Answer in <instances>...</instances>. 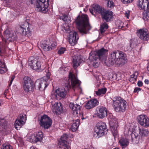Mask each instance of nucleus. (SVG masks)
I'll return each instance as SVG.
<instances>
[{"label":"nucleus","mask_w":149,"mask_h":149,"mask_svg":"<svg viewBox=\"0 0 149 149\" xmlns=\"http://www.w3.org/2000/svg\"><path fill=\"white\" fill-rule=\"evenodd\" d=\"M12 82H11V81H10V82L9 84V86H11V84H12Z\"/></svg>","instance_id":"obj_59"},{"label":"nucleus","mask_w":149,"mask_h":149,"mask_svg":"<svg viewBox=\"0 0 149 149\" xmlns=\"http://www.w3.org/2000/svg\"><path fill=\"white\" fill-rule=\"evenodd\" d=\"M104 9L100 7L99 5L97 4H94L92 6L91 8L89 9L90 12L91 14L93 15V11L97 13L101 14Z\"/></svg>","instance_id":"obj_19"},{"label":"nucleus","mask_w":149,"mask_h":149,"mask_svg":"<svg viewBox=\"0 0 149 149\" xmlns=\"http://www.w3.org/2000/svg\"><path fill=\"white\" fill-rule=\"evenodd\" d=\"M52 120L47 115H44L41 117L40 121L41 127L45 129H47L51 126L52 125Z\"/></svg>","instance_id":"obj_11"},{"label":"nucleus","mask_w":149,"mask_h":149,"mask_svg":"<svg viewBox=\"0 0 149 149\" xmlns=\"http://www.w3.org/2000/svg\"><path fill=\"white\" fill-rule=\"evenodd\" d=\"M109 124L110 127V130L113 136L115 138L117 137L118 132L117 128L118 126V121L116 117L112 116V117L109 118Z\"/></svg>","instance_id":"obj_9"},{"label":"nucleus","mask_w":149,"mask_h":149,"mask_svg":"<svg viewBox=\"0 0 149 149\" xmlns=\"http://www.w3.org/2000/svg\"><path fill=\"white\" fill-rule=\"evenodd\" d=\"M137 34L139 38L142 40L147 41L149 40V34L146 29L143 28L137 30Z\"/></svg>","instance_id":"obj_13"},{"label":"nucleus","mask_w":149,"mask_h":149,"mask_svg":"<svg viewBox=\"0 0 149 149\" xmlns=\"http://www.w3.org/2000/svg\"><path fill=\"white\" fill-rule=\"evenodd\" d=\"M139 131L140 134L142 136H146L149 133L147 129L139 127Z\"/></svg>","instance_id":"obj_32"},{"label":"nucleus","mask_w":149,"mask_h":149,"mask_svg":"<svg viewBox=\"0 0 149 149\" xmlns=\"http://www.w3.org/2000/svg\"><path fill=\"white\" fill-rule=\"evenodd\" d=\"M114 6V4L112 0H109L108 1L107 5V8H113Z\"/></svg>","instance_id":"obj_42"},{"label":"nucleus","mask_w":149,"mask_h":149,"mask_svg":"<svg viewBox=\"0 0 149 149\" xmlns=\"http://www.w3.org/2000/svg\"><path fill=\"white\" fill-rule=\"evenodd\" d=\"M108 26L106 22L102 24L100 26V34H102L105 31L108 29Z\"/></svg>","instance_id":"obj_34"},{"label":"nucleus","mask_w":149,"mask_h":149,"mask_svg":"<svg viewBox=\"0 0 149 149\" xmlns=\"http://www.w3.org/2000/svg\"><path fill=\"white\" fill-rule=\"evenodd\" d=\"M137 77V75H136L134 73L131 75L130 78L135 79H136Z\"/></svg>","instance_id":"obj_50"},{"label":"nucleus","mask_w":149,"mask_h":149,"mask_svg":"<svg viewBox=\"0 0 149 149\" xmlns=\"http://www.w3.org/2000/svg\"><path fill=\"white\" fill-rule=\"evenodd\" d=\"M23 87L26 93L31 91L33 88V82L30 77L25 76L23 78Z\"/></svg>","instance_id":"obj_10"},{"label":"nucleus","mask_w":149,"mask_h":149,"mask_svg":"<svg viewBox=\"0 0 149 149\" xmlns=\"http://www.w3.org/2000/svg\"><path fill=\"white\" fill-rule=\"evenodd\" d=\"M50 75V72H48L47 73L46 76L36 80L34 84L35 88L40 91L45 90L49 84Z\"/></svg>","instance_id":"obj_6"},{"label":"nucleus","mask_w":149,"mask_h":149,"mask_svg":"<svg viewBox=\"0 0 149 149\" xmlns=\"http://www.w3.org/2000/svg\"><path fill=\"white\" fill-rule=\"evenodd\" d=\"M126 127L125 128V132H126Z\"/></svg>","instance_id":"obj_62"},{"label":"nucleus","mask_w":149,"mask_h":149,"mask_svg":"<svg viewBox=\"0 0 149 149\" xmlns=\"http://www.w3.org/2000/svg\"><path fill=\"white\" fill-rule=\"evenodd\" d=\"M107 89L105 88H102L99 89L97 91H95V93L96 95L100 96L105 94L107 91Z\"/></svg>","instance_id":"obj_35"},{"label":"nucleus","mask_w":149,"mask_h":149,"mask_svg":"<svg viewBox=\"0 0 149 149\" xmlns=\"http://www.w3.org/2000/svg\"><path fill=\"white\" fill-rule=\"evenodd\" d=\"M70 108L73 111L74 115L79 114L80 110V105L77 104H74L72 103H70L69 105Z\"/></svg>","instance_id":"obj_24"},{"label":"nucleus","mask_w":149,"mask_h":149,"mask_svg":"<svg viewBox=\"0 0 149 149\" xmlns=\"http://www.w3.org/2000/svg\"><path fill=\"white\" fill-rule=\"evenodd\" d=\"M119 149V148H115L114 149Z\"/></svg>","instance_id":"obj_61"},{"label":"nucleus","mask_w":149,"mask_h":149,"mask_svg":"<svg viewBox=\"0 0 149 149\" xmlns=\"http://www.w3.org/2000/svg\"><path fill=\"white\" fill-rule=\"evenodd\" d=\"M15 76H13L11 78V82H13V80L15 78Z\"/></svg>","instance_id":"obj_55"},{"label":"nucleus","mask_w":149,"mask_h":149,"mask_svg":"<svg viewBox=\"0 0 149 149\" xmlns=\"http://www.w3.org/2000/svg\"><path fill=\"white\" fill-rule=\"evenodd\" d=\"M18 32L21 34L25 36L27 35L28 32L26 30L23 28L21 26H20L19 27L18 29Z\"/></svg>","instance_id":"obj_39"},{"label":"nucleus","mask_w":149,"mask_h":149,"mask_svg":"<svg viewBox=\"0 0 149 149\" xmlns=\"http://www.w3.org/2000/svg\"><path fill=\"white\" fill-rule=\"evenodd\" d=\"M26 120V117L25 114H20L15 122V126L17 130L18 126H21L25 123Z\"/></svg>","instance_id":"obj_17"},{"label":"nucleus","mask_w":149,"mask_h":149,"mask_svg":"<svg viewBox=\"0 0 149 149\" xmlns=\"http://www.w3.org/2000/svg\"><path fill=\"white\" fill-rule=\"evenodd\" d=\"M8 91V90L7 89L5 90V91L4 92L3 95H4L5 96H6V93Z\"/></svg>","instance_id":"obj_56"},{"label":"nucleus","mask_w":149,"mask_h":149,"mask_svg":"<svg viewBox=\"0 0 149 149\" xmlns=\"http://www.w3.org/2000/svg\"><path fill=\"white\" fill-rule=\"evenodd\" d=\"M127 132H129V131L130 130V128H129V129H127Z\"/></svg>","instance_id":"obj_60"},{"label":"nucleus","mask_w":149,"mask_h":149,"mask_svg":"<svg viewBox=\"0 0 149 149\" xmlns=\"http://www.w3.org/2000/svg\"><path fill=\"white\" fill-rule=\"evenodd\" d=\"M7 71V68L5 63L0 60V73L3 74Z\"/></svg>","instance_id":"obj_33"},{"label":"nucleus","mask_w":149,"mask_h":149,"mask_svg":"<svg viewBox=\"0 0 149 149\" xmlns=\"http://www.w3.org/2000/svg\"><path fill=\"white\" fill-rule=\"evenodd\" d=\"M138 44V39L137 38H134L130 40V46L132 48L135 47Z\"/></svg>","instance_id":"obj_31"},{"label":"nucleus","mask_w":149,"mask_h":149,"mask_svg":"<svg viewBox=\"0 0 149 149\" xmlns=\"http://www.w3.org/2000/svg\"><path fill=\"white\" fill-rule=\"evenodd\" d=\"M3 5L5 6H9L12 0H3Z\"/></svg>","instance_id":"obj_44"},{"label":"nucleus","mask_w":149,"mask_h":149,"mask_svg":"<svg viewBox=\"0 0 149 149\" xmlns=\"http://www.w3.org/2000/svg\"><path fill=\"white\" fill-rule=\"evenodd\" d=\"M98 111L97 112V116L100 118H102L107 116V110L104 107H101L98 108Z\"/></svg>","instance_id":"obj_21"},{"label":"nucleus","mask_w":149,"mask_h":149,"mask_svg":"<svg viewBox=\"0 0 149 149\" xmlns=\"http://www.w3.org/2000/svg\"><path fill=\"white\" fill-rule=\"evenodd\" d=\"M129 142L128 139L124 138H122L119 140V143L120 145L124 148L127 146L129 144Z\"/></svg>","instance_id":"obj_26"},{"label":"nucleus","mask_w":149,"mask_h":149,"mask_svg":"<svg viewBox=\"0 0 149 149\" xmlns=\"http://www.w3.org/2000/svg\"><path fill=\"white\" fill-rule=\"evenodd\" d=\"M132 141L134 143H137L139 140V136L138 134L134 132L131 134Z\"/></svg>","instance_id":"obj_29"},{"label":"nucleus","mask_w":149,"mask_h":149,"mask_svg":"<svg viewBox=\"0 0 149 149\" xmlns=\"http://www.w3.org/2000/svg\"><path fill=\"white\" fill-rule=\"evenodd\" d=\"M40 46L41 48L45 51L50 50L49 41L44 40L41 41L40 43Z\"/></svg>","instance_id":"obj_25"},{"label":"nucleus","mask_w":149,"mask_h":149,"mask_svg":"<svg viewBox=\"0 0 149 149\" xmlns=\"http://www.w3.org/2000/svg\"><path fill=\"white\" fill-rule=\"evenodd\" d=\"M30 149H36L34 146H32L31 147Z\"/></svg>","instance_id":"obj_58"},{"label":"nucleus","mask_w":149,"mask_h":149,"mask_svg":"<svg viewBox=\"0 0 149 149\" xmlns=\"http://www.w3.org/2000/svg\"><path fill=\"white\" fill-rule=\"evenodd\" d=\"M89 59L95 68H96L98 67L100 61L95 52H91L90 53Z\"/></svg>","instance_id":"obj_12"},{"label":"nucleus","mask_w":149,"mask_h":149,"mask_svg":"<svg viewBox=\"0 0 149 149\" xmlns=\"http://www.w3.org/2000/svg\"><path fill=\"white\" fill-rule=\"evenodd\" d=\"M42 60L41 59L38 60L33 57H31L28 60V65L33 70L38 71H41L45 68L42 65Z\"/></svg>","instance_id":"obj_7"},{"label":"nucleus","mask_w":149,"mask_h":149,"mask_svg":"<svg viewBox=\"0 0 149 149\" xmlns=\"http://www.w3.org/2000/svg\"><path fill=\"white\" fill-rule=\"evenodd\" d=\"M53 112L56 114H59L63 111V107L60 102H55L53 106Z\"/></svg>","instance_id":"obj_22"},{"label":"nucleus","mask_w":149,"mask_h":149,"mask_svg":"<svg viewBox=\"0 0 149 149\" xmlns=\"http://www.w3.org/2000/svg\"><path fill=\"white\" fill-rule=\"evenodd\" d=\"M1 105V102H0V106Z\"/></svg>","instance_id":"obj_64"},{"label":"nucleus","mask_w":149,"mask_h":149,"mask_svg":"<svg viewBox=\"0 0 149 149\" xmlns=\"http://www.w3.org/2000/svg\"><path fill=\"white\" fill-rule=\"evenodd\" d=\"M121 1L124 4H127L132 2L134 0H121Z\"/></svg>","instance_id":"obj_48"},{"label":"nucleus","mask_w":149,"mask_h":149,"mask_svg":"<svg viewBox=\"0 0 149 149\" xmlns=\"http://www.w3.org/2000/svg\"><path fill=\"white\" fill-rule=\"evenodd\" d=\"M113 107L116 112H124L127 107V102L120 97H116L113 99Z\"/></svg>","instance_id":"obj_4"},{"label":"nucleus","mask_w":149,"mask_h":149,"mask_svg":"<svg viewBox=\"0 0 149 149\" xmlns=\"http://www.w3.org/2000/svg\"><path fill=\"white\" fill-rule=\"evenodd\" d=\"M139 124L145 127H149V118L145 115H141L137 118Z\"/></svg>","instance_id":"obj_14"},{"label":"nucleus","mask_w":149,"mask_h":149,"mask_svg":"<svg viewBox=\"0 0 149 149\" xmlns=\"http://www.w3.org/2000/svg\"><path fill=\"white\" fill-rule=\"evenodd\" d=\"M90 101H88L86 104L85 107L87 109H90L93 107L91 103H90Z\"/></svg>","instance_id":"obj_43"},{"label":"nucleus","mask_w":149,"mask_h":149,"mask_svg":"<svg viewBox=\"0 0 149 149\" xmlns=\"http://www.w3.org/2000/svg\"><path fill=\"white\" fill-rule=\"evenodd\" d=\"M20 26L23 28L25 30H26L29 32V24L26 21L24 22Z\"/></svg>","instance_id":"obj_36"},{"label":"nucleus","mask_w":149,"mask_h":149,"mask_svg":"<svg viewBox=\"0 0 149 149\" xmlns=\"http://www.w3.org/2000/svg\"><path fill=\"white\" fill-rule=\"evenodd\" d=\"M49 44L50 46V50L54 49L57 45V43L55 42H49Z\"/></svg>","instance_id":"obj_45"},{"label":"nucleus","mask_w":149,"mask_h":149,"mask_svg":"<svg viewBox=\"0 0 149 149\" xmlns=\"http://www.w3.org/2000/svg\"><path fill=\"white\" fill-rule=\"evenodd\" d=\"M90 103H91L93 107L97 105L98 104V102L96 99L91 100H89Z\"/></svg>","instance_id":"obj_41"},{"label":"nucleus","mask_w":149,"mask_h":149,"mask_svg":"<svg viewBox=\"0 0 149 149\" xmlns=\"http://www.w3.org/2000/svg\"><path fill=\"white\" fill-rule=\"evenodd\" d=\"M32 4L36 3L35 6L36 10L45 13L47 10L49 6V0H29Z\"/></svg>","instance_id":"obj_5"},{"label":"nucleus","mask_w":149,"mask_h":149,"mask_svg":"<svg viewBox=\"0 0 149 149\" xmlns=\"http://www.w3.org/2000/svg\"><path fill=\"white\" fill-rule=\"evenodd\" d=\"M68 29L67 30H66V31H67L68 32H69L70 31V27L69 26H68Z\"/></svg>","instance_id":"obj_57"},{"label":"nucleus","mask_w":149,"mask_h":149,"mask_svg":"<svg viewBox=\"0 0 149 149\" xmlns=\"http://www.w3.org/2000/svg\"><path fill=\"white\" fill-rule=\"evenodd\" d=\"M68 78V83L65 84V88H59L56 90V97L63 98L65 97L66 94V91L65 89L68 90L71 88H74L79 86L80 81L77 79L75 75L70 72Z\"/></svg>","instance_id":"obj_2"},{"label":"nucleus","mask_w":149,"mask_h":149,"mask_svg":"<svg viewBox=\"0 0 149 149\" xmlns=\"http://www.w3.org/2000/svg\"><path fill=\"white\" fill-rule=\"evenodd\" d=\"M109 59V63H108L106 58L101 60L103 63L108 66L109 64L111 65L115 64L116 66L122 65L126 63L127 59L125 56L124 53L120 51H115L111 52Z\"/></svg>","instance_id":"obj_1"},{"label":"nucleus","mask_w":149,"mask_h":149,"mask_svg":"<svg viewBox=\"0 0 149 149\" xmlns=\"http://www.w3.org/2000/svg\"><path fill=\"white\" fill-rule=\"evenodd\" d=\"M134 79L132 78H130L129 81H130L132 83H134L136 81V79Z\"/></svg>","instance_id":"obj_53"},{"label":"nucleus","mask_w":149,"mask_h":149,"mask_svg":"<svg viewBox=\"0 0 149 149\" xmlns=\"http://www.w3.org/2000/svg\"><path fill=\"white\" fill-rule=\"evenodd\" d=\"M66 51V49L64 47L61 48L58 50V54L61 55L64 53Z\"/></svg>","instance_id":"obj_46"},{"label":"nucleus","mask_w":149,"mask_h":149,"mask_svg":"<svg viewBox=\"0 0 149 149\" xmlns=\"http://www.w3.org/2000/svg\"><path fill=\"white\" fill-rule=\"evenodd\" d=\"M85 10L86 9H84V11H86Z\"/></svg>","instance_id":"obj_63"},{"label":"nucleus","mask_w":149,"mask_h":149,"mask_svg":"<svg viewBox=\"0 0 149 149\" xmlns=\"http://www.w3.org/2000/svg\"><path fill=\"white\" fill-rule=\"evenodd\" d=\"M35 141L36 142L41 141L43 137V133L41 131L36 132L34 134Z\"/></svg>","instance_id":"obj_28"},{"label":"nucleus","mask_w":149,"mask_h":149,"mask_svg":"<svg viewBox=\"0 0 149 149\" xmlns=\"http://www.w3.org/2000/svg\"><path fill=\"white\" fill-rule=\"evenodd\" d=\"M0 127L4 129H6L7 128V122L5 119H0Z\"/></svg>","instance_id":"obj_37"},{"label":"nucleus","mask_w":149,"mask_h":149,"mask_svg":"<svg viewBox=\"0 0 149 149\" xmlns=\"http://www.w3.org/2000/svg\"><path fill=\"white\" fill-rule=\"evenodd\" d=\"M149 0H139L137 2L138 6L141 9L145 10L147 8H149Z\"/></svg>","instance_id":"obj_20"},{"label":"nucleus","mask_w":149,"mask_h":149,"mask_svg":"<svg viewBox=\"0 0 149 149\" xmlns=\"http://www.w3.org/2000/svg\"><path fill=\"white\" fill-rule=\"evenodd\" d=\"M108 51L104 48H102L97 50L95 52L98 56L100 61L101 60L107 58V55L108 54Z\"/></svg>","instance_id":"obj_18"},{"label":"nucleus","mask_w":149,"mask_h":149,"mask_svg":"<svg viewBox=\"0 0 149 149\" xmlns=\"http://www.w3.org/2000/svg\"><path fill=\"white\" fill-rule=\"evenodd\" d=\"M144 82L145 83L147 84H148L149 83V80L148 79H146L144 81Z\"/></svg>","instance_id":"obj_54"},{"label":"nucleus","mask_w":149,"mask_h":149,"mask_svg":"<svg viewBox=\"0 0 149 149\" xmlns=\"http://www.w3.org/2000/svg\"><path fill=\"white\" fill-rule=\"evenodd\" d=\"M79 120L78 119L73 121V123L70 127V129L72 132H75L77 129L79 125Z\"/></svg>","instance_id":"obj_27"},{"label":"nucleus","mask_w":149,"mask_h":149,"mask_svg":"<svg viewBox=\"0 0 149 149\" xmlns=\"http://www.w3.org/2000/svg\"><path fill=\"white\" fill-rule=\"evenodd\" d=\"M78 39V36L77 32L74 31L70 32L69 35V41L72 45L76 44Z\"/></svg>","instance_id":"obj_16"},{"label":"nucleus","mask_w":149,"mask_h":149,"mask_svg":"<svg viewBox=\"0 0 149 149\" xmlns=\"http://www.w3.org/2000/svg\"><path fill=\"white\" fill-rule=\"evenodd\" d=\"M1 149H13L12 146L8 143L3 144L2 146Z\"/></svg>","instance_id":"obj_40"},{"label":"nucleus","mask_w":149,"mask_h":149,"mask_svg":"<svg viewBox=\"0 0 149 149\" xmlns=\"http://www.w3.org/2000/svg\"><path fill=\"white\" fill-rule=\"evenodd\" d=\"M137 85L139 86H141L143 85V83L141 81H139L138 82Z\"/></svg>","instance_id":"obj_51"},{"label":"nucleus","mask_w":149,"mask_h":149,"mask_svg":"<svg viewBox=\"0 0 149 149\" xmlns=\"http://www.w3.org/2000/svg\"><path fill=\"white\" fill-rule=\"evenodd\" d=\"M141 90V89L139 87L135 88L134 90V92L135 93H138V92L140 91Z\"/></svg>","instance_id":"obj_49"},{"label":"nucleus","mask_w":149,"mask_h":149,"mask_svg":"<svg viewBox=\"0 0 149 149\" xmlns=\"http://www.w3.org/2000/svg\"><path fill=\"white\" fill-rule=\"evenodd\" d=\"M107 131L105 123L104 122H100L96 124L95 128L94 135L97 138H98L103 136Z\"/></svg>","instance_id":"obj_8"},{"label":"nucleus","mask_w":149,"mask_h":149,"mask_svg":"<svg viewBox=\"0 0 149 149\" xmlns=\"http://www.w3.org/2000/svg\"><path fill=\"white\" fill-rule=\"evenodd\" d=\"M79 31L82 34H86L91 27L88 23V18L86 14L82 15L81 17L78 16L75 21Z\"/></svg>","instance_id":"obj_3"},{"label":"nucleus","mask_w":149,"mask_h":149,"mask_svg":"<svg viewBox=\"0 0 149 149\" xmlns=\"http://www.w3.org/2000/svg\"><path fill=\"white\" fill-rule=\"evenodd\" d=\"M69 137V136L67 134H63L61 136L60 141L59 143H61L63 144H68L67 140Z\"/></svg>","instance_id":"obj_30"},{"label":"nucleus","mask_w":149,"mask_h":149,"mask_svg":"<svg viewBox=\"0 0 149 149\" xmlns=\"http://www.w3.org/2000/svg\"><path fill=\"white\" fill-rule=\"evenodd\" d=\"M125 15L126 17H127V18H129V17L130 16V12L129 11H127V12H126L125 13Z\"/></svg>","instance_id":"obj_52"},{"label":"nucleus","mask_w":149,"mask_h":149,"mask_svg":"<svg viewBox=\"0 0 149 149\" xmlns=\"http://www.w3.org/2000/svg\"><path fill=\"white\" fill-rule=\"evenodd\" d=\"M102 18L106 22H109L113 17V13L111 11L104 10L101 14Z\"/></svg>","instance_id":"obj_15"},{"label":"nucleus","mask_w":149,"mask_h":149,"mask_svg":"<svg viewBox=\"0 0 149 149\" xmlns=\"http://www.w3.org/2000/svg\"><path fill=\"white\" fill-rule=\"evenodd\" d=\"M62 19L64 22H67L68 20V17L67 15H64L62 17Z\"/></svg>","instance_id":"obj_47"},{"label":"nucleus","mask_w":149,"mask_h":149,"mask_svg":"<svg viewBox=\"0 0 149 149\" xmlns=\"http://www.w3.org/2000/svg\"><path fill=\"white\" fill-rule=\"evenodd\" d=\"M63 143H58V149H69L68 144Z\"/></svg>","instance_id":"obj_38"},{"label":"nucleus","mask_w":149,"mask_h":149,"mask_svg":"<svg viewBox=\"0 0 149 149\" xmlns=\"http://www.w3.org/2000/svg\"><path fill=\"white\" fill-rule=\"evenodd\" d=\"M83 60L81 59L80 56H75L72 57L73 67L74 69L80 65Z\"/></svg>","instance_id":"obj_23"}]
</instances>
